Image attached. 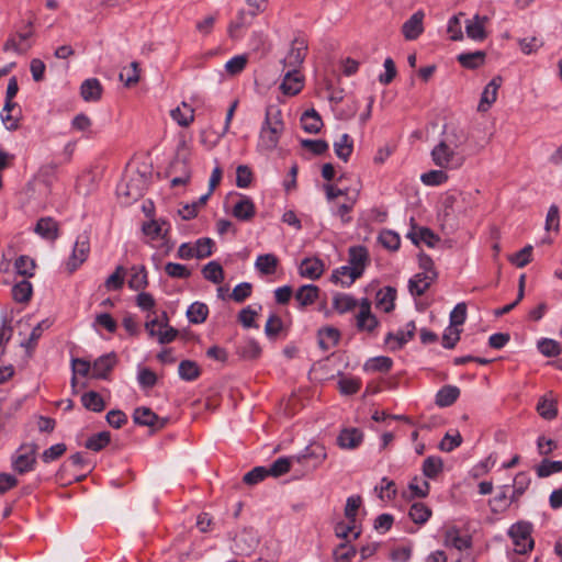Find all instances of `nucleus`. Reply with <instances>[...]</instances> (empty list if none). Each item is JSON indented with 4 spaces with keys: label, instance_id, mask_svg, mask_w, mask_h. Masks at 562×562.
<instances>
[{
    "label": "nucleus",
    "instance_id": "nucleus-7",
    "mask_svg": "<svg viewBox=\"0 0 562 562\" xmlns=\"http://www.w3.org/2000/svg\"><path fill=\"white\" fill-rule=\"evenodd\" d=\"M327 458L326 449L323 445L313 443L307 446L300 454L294 456L293 460L299 464H306L308 460L313 461L312 469H317Z\"/></svg>",
    "mask_w": 562,
    "mask_h": 562
},
{
    "label": "nucleus",
    "instance_id": "nucleus-24",
    "mask_svg": "<svg viewBox=\"0 0 562 562\" xmlns=\"http://www.w3.org/2000/svg\"><path fill=\"white\" fill-rule=\"evenodd\" d=\"M407 237L415 245L425 243L428 247H435L439 241V237L427 227H419L418 229L413 227L412 231L407 233Z\"/></svg>",
    "mask_w": 562,
    "mask_h": 562
},
{
    "label": "nucleus",
    "instance_id": "nucleus-55",
    "mask_svg": "<svg viewBox=\"0 0 562 562\" xmlns=\"http://www.w3.org/2000/svg\"><path fill=\"white\" fill-rule=\"evenodd\" d=\"M484 59L485 53L482 50L461 54L458 56L459 63L467 68H476L484 63Z\"/></svg>",
    "mask_w": 562,
    "mask_h": 562
},
{
    "label": "nucleus",
    "instance_id": "nucleus-59",
    "mask_svg": "<svg viewBox=\"0 0 562 562\" xmlns=\"http://www.w3.org/2000/svg\"><path fill=\"white\" fill-rule=\"evenodd\" d=\"M507 488V485L503 486L498 494L490 501L493 513H502L508 508L510 502L508 501Z\"/></svg>",
    "mask_w": 562,
    "mask_h": 562
},
{
    "label": "nucleus",
    "instance_id": "nucleus-17",
    "mask_svg": "<svg viewBox=\"0 0 562 562\" xmlns=\"http://www.w3.org/2000/svg\"><path fill=\"white\" fill-rule=\"evenodd\" d=\"M502 85L501 77L493 78L485 87L482 92L481 101L479 103L477 110L480 112H485L490 109V106L496 101L497 91Z\"/></svg>",
    "mask_w": 562,
    "mask_h": 562
},
{
    "label": "nucleus",
    "instance_id": "nucleus-61",
    "mask_svg": "<svg viewBox=\"0 0 562 562\" xmlns=\"http://www.w3.org/2000/svg\"><path fill=\"white\" fill-rule=\"evenodd\" d=\"M14 268L22 277H32L34 274L35 262L27 256H20L15 262Z\"/></svg>",
    "mask_w": 562,
    "mask_h": 562
},
{
    "label": "nucleus",
    "instance_id": "nucleus-50",
    "mask_svg": "<svg viewBox=\"0 0 562 562\" xmlns=\"http://www.w3.org/2000/svg\"><path fill=\"white\" fill-rule=\"evenodd\" d=\"M257 539L251 532L249 531H243L237 538H236V547L240 550V553L243 554H250L251 551L257 546Z\"/></svg>",
    "mask_w": 562,
    "mask_h": 562
},
{
    "label": "nucleus",
    "instance_id": "nucleus-22",
    "mask_svg": "<svg viewBox=\"0 0 562 562\" xmlns=\"http://www.w3.org/2000/svg\"><path fill=\"white\" fill-rule=\"evenodd\" d=\"M35 233L38 234L42 238L47 240H55L58 238V224L52 217H42L37 221L35 226Z\"/></svg>",
    "mask_w": 562,
    "mask_h": 562
},
{
    "label": "nucleus",
    "instance_id": "nucleus-14",
    "mask_svg": "<svg viewBox=\"0 0 562 562\" xmlns=\"http://www.w3.org/2000/svg\"><path fill=\"white\" fill-rule=\"evenodd\" d=\"M363 440V434L358 428H345L337 437V445L341 449L352 450L358 448Z\"/></svg>",
    "mask_w": 562,
    "mask_h": 562
},
{
    "label": "nucleus",
    "instance_id": "nucleus-47",
    "mask_svg": "<svg viewBox=\"0 0 562 562\" xmlns=\"http://www.w3.org/2000/svg\"><path fill=\"white\" fill-rule=\"evenodd\" d=\"M333 306L339 313H346L357 306V301L349 294L337 293L333 297Z\"/></svg>",
    "mask_w": 562,
    "mask_h": 562
},
{
    "label": "nucleus",
    "instance_id": "nucleus-15",
    "mask_svg": "<svg viewBox=\"0 0 562 562\" xmlns=\"http://www.w3.org/2000/svg\"><path fill=\"white\" fill-rule=\"evenodd\" d=\"M487 16H481L475 14L473 19L468 20L465 23V33L469 38L473 41H483L486 38L485 24L487 23Z\"/></svg>",
    "mask_w": 562,
    "mask_h": 562
},
{
    "label": "nucleus",
    "instance_id": "nucleus-21",
    "mask_svg": "<svg viewBox=\"0 0 562 562\" xmlns=\"http://www.w3.org/2000/svg\"><path fill=\"white\" fill-rule=\"evenodd\" d=\"M437 279V273H431L429 277L423 273L415 274L408 282V290L412 295L420 296L430 286V284Z\"/></svg>",
    "mask_w": 562,
    "mask_h": 562
},
{
    "label": "nucleus",
    "instance_id": "nucleus-13",
    "mask_svg": "<svg viewBox=\"0 0 562 562\" xmlns=\"http://www.w3.org/2000/svg\"><path fill=\"white\" fill-rule=\"evenodd\" d=\"M134 423L140 426L162 428L166 425L165 419H160L150 408L138 407L133 414Z\"/></svg>",
    "mask_w": 562,
    "mask_h": 562
},
{
    "label": "nucleus",
    "instance_id": "nucleus-32",
    "mask_svg": "<svg viewBox=\"0 0 562 562\" xmlns=\"http://www.w3.org/2000/svg\"><path fill=\"white\" fill-rule=\"evenodd\" d=\"M396 297V290L392 286H386L379 290L376 293V306L384 312L389 313L394 308V301Z\"/></svg>",
    "mask_w": 562,
    "mask_h": 562
},
{
    "label": "nucleus",
    "instance_id": "nucleus-48",
    "mask_svg": "<svg viewBox=\"0 0 562 562\" xmlns=\"http://www.w3.org/2000/svg\"><path fill=\"white\" fill-rule=\"evenodd\" d=\"M82 405L92 412H101L104 409V401L101 395L94 391L85 393L81 396Z\"/></svg>",
    "mask_w": 562,
    "mask_h": 562
},
{
    "label": "nucleus",
    "instance_id": "nucleus-63",
    "mask_svg": "<svg viewBox=\"0 0 562 562\" xmlns=\"http://www.w3.org/2000/svg\"><path fill=\"white\" fill-rule=\"evenodd\" d=\"M562 471V461L543 460L536 469L539 477H547L553 473Z\"/></svg>",
    "mask_w": 562,
    "mask_h": 562
},
{
    "label": "nucleus",
    "instance_id": "nucleus-23",
    "mask_svg": "<svg viewBox=\"0 0 562 562\" xmlns=\"http://www.w3.org/2000/svg\"><path fill=\"white\" fill-rule=\"evenodd\" d=\"M359 268L352 266H342L333 272L331 279L339 282L344 286L351 285L359 277H361Z\"/></svg>",
    "mask_w": 562,
    "mask_h": 562
},
{
    "label": "nucleus",
    "instance_id": "nucleus-53",
    "mask_svg": "<svg viewBox=\"0 0 562 562\" xmlns=\"http://www.w3.org/2000/svg\"><path fill=\"white\" fill-rule=\"evenodd\" d=\"M12 296L16 302L20 303H25L30 301L32 296V284L26 280L18 282L12 288Z\"/></svg>",
    "mask_w": 562,
    "mask_h": 562
},
{
    "label": "nucleus",
    "instance_id": "nucleus-29",
    "mask_svg": "<svg viewBox=\"0 0 562 562\" xmlns=\"http://www.w3.org/2000/svg\"><path fill=\"white\" fill-rule=\"evenodd\" d=\"M318 286L314 284H305L296 291L295 300L299 302L301 307H305L313 304L318 299Z\"/></svg>",
    "mask_w": 562,
    "mask_h": 562
},
{
    "label": "nucleus",
    "instance_id": "nucleus-51",
    "mask_svg": "<svg viewBox=\"0 0 562 562\" xmlns=\"http://www.w3.org/2000/svg\"><path fill=\"white\" fill-rule=\"evenodd\" d=\"M126 87L135 86L139 81V65L133 61L128 68H123L119 76Z\"/></svg>",
    "mask_w": 562,
    "mask_h": 562
},
{
    "label": "nucleus",
    "instance_id": "nucleus-20",
    "mask_svg": "<svg viewBox=\"0 0 562 562\" xmlns=\"http://www.w3.org/2000/svg\"><path fill=\"white\" fill-rule=\"evenodd\" d=\"M103 88L97 78L86 79L80 86V94L87 102H97L101 99Z\"/></svg>",
    "mask_w": 562,
    "mask_h": 562
},
{
    "label": "nucleus",
    "instance_id": "nucleus-37",
    "mask_svg": "<svg viewBox=\"0 0 562 562\" xmlns=\"http://www.w3.org/2000/svg\"><path fill=\"white\" fill-rule=\"evenodd\" d=\"M368 261V251L362 246L351 247L349 249V265L359 268V271L363 273Z\"/></svg>",
    "mask_w": 562,
    "mask_h": 562
},
{
    "label": "nucleus",
    "instance_id": "nucleus-35",
    "mask_svg": "<svg viewBox=\"0 0 562 562\" xmlns=\"http://www.w3.org/2000/svg\"><path fill=\"white\" fill-rule=\"evenodd\" d=\"M467 139L468 135L462 128L452 127L445 133L441 140L448 144L451 148L458 150L467 142Z\"/></svg>",
    "mask_w": 562,
    "mask_h": 562
},
{
    "label": "nucleus",
    "instance_id": "nucleus-36",
    "mask_svg": "<svg viewBox=\"0 0 562 562\" xmlns=\"http://www.w3.org/2000/svg\"><path fill=\"white\" fill-rule=\"evenodd\" d=\"M139 179L131 178L126 183H122L117 188L119 195L126 196L127 201H135L143 195V189L135 184Z\"/></svg>",
    "mask_w": 562,
    "mask_h": 562
},
{
    "label": "nucleus",
    "instance_id": "nucleus-27",
    "mask_svg": "<svg viewBox=\"0 0 562 562\" xmlns=\"http://www.w3.org/2000/svg\"><path fill=\"white\" fill-rule=\"evenodd\" d=\"M302 128L310 134H316L323 126V121L319 114L314 110L305 111L301 116Z\"/></svg>",
    "mask_w": 562,
    "mask_h": 562
},
{
    "label": "nucleus",
    "instance_id": "nucleus-46",
    "mask_svg": "<svg viewBox=\"0 0 562 562\" xmlns=\"http://www.w3.org/2000/svg\"><path fill=\"white\" fill-rule=\"evenodd\" d=\"M207 313L209 308L204 303L194 302L189 306L187 316L191 323L200 324L206 319Z\"/></svg>",
    "mask_w": 562,
    "mask_h": 562
},
{
    "label": "nucleus",
    "instance_id": "nucleus-60",
    "mask_svg": "<svg viewBox=\"0 0 562 562\" xmlns=\"http://www.w3.org/2000/svg\"><path fill=\"white\" fill-rule=\"evenodd\" d=\"M53 322L50 319H44L41 323H38L32 330L30 338L26 342L22 344L23 347H25L27 350L34 349L36 346V342L38 338L41 337L42 333L49 328L52 326Z\"/></svg>",
    "mask_w": 562,
    "mask_h": 562
},
{
    "label": "nucleus",
    "instance_id": "nucleus-64",
    "mask_svg": "<svg viewBox=\"0 0 562 562\" xmlns=\"http://www.w3.org/2000/svg\"><path fill=\"white\" fill-rule=\"evenodd\" d=\"M355 554L356 549L347 542L339 544L334 551V557L337 562H350Z\"/></svg>",
    "mask_w": 562,
    "mask_h": 562
},
{
    "label": "nucleus",
    "instance_id": "nucleus-41",
    "mask_svg": "<svg viewBox=\"0 0 562 562\" xmlns=\"http://www.w3.org/2000/svg\"><path fill=\"white\" fill-rule=\"evenodd\" d=\"M147 272L145 267H133L132 274L128 280V286L132 290L139 291L147 286Z\"/></svg>",
    "mask_w": 562,
    "mask_h": 562
},
{
    "label": "nucleus",
    "instance_id": "nucleus-42",
    "mask_svg": "<svg viewBox=\"0 0 562 562\" xmlns=\"http://www.w3.org/2000/svg\"><path fill=\"white\" fill-rule=\"evenodd\" d=\"M443 469V462L439 457H428L423 463V473L428 479H435Z\"/></svg>",
    "mask_w": 562,
    "mask_h": 562
},
{
    "label": "nucleus",
    "instance_id": "nucleus-1",
    "mask_svg": "<svg viewBox=\"0 0 562 562\" xmlns=\"http://www.w3.org/2000/svg\"><path fill=\"white\" fill-rule=\"evenodd\" d=\"M284 131L282 112L277 105H269L259 135V147L266 150L274 149Z\"/></svg>",
    "mask_w": 562,
    "mask_h": 562
},
{
    "label": "nucleus",
    "instance_id": "nucleus-19",
    "mask_svg": "<svg viewBox=\"0 0 562 562\" xmlns=\"http://www.w3.org/2000/svg\"><path fill=\"white\" fill-rule=\"evenodd\" d=\"M116 355L114 352L99 357L92 364V375L98 379H105L108 373L116 364Z\"/></svg>",
    "mask_w": 562,
    "mask_h": 562
},
{
    "label": "nucleus",
    "instance_id": "nucleus-58",
    "mask_svg": "<svg viewBox=\"0 0 562 562\" xmlns=\"http://www.w3.org/2000/svg\"><path fill=\"white\" fill-rule=\"evenodd\" d=\"M295 462L292 458H279L277 459L268 470L269 475H272L274 477L281 476L289 472L291 468V463Z\"/></svg>",
    "mask_w": 562,
    "mask_h": 562
},
{
    "label": "nucleus",
    "instance_id": "nucleus-30",
    "mask_svg": "<svg viewBox=\"0 0 562 562\" xmlns=\"http://www.w3.org/2000/svg\"><path fill=\"white\" fill-rule=\"evenodd\" d=\"M279 265V259L273 254L259 255L255 262V268L262 274H273Z\"/></svg>",
    "mask_w": 562,
    "mask_h": 562
},
{
    "label": "nucleus",
    "instance_id": "nucleus-31",
    "mask_svg": "<svg viewBox=\"0 0 562 562\" xmlns=\"http://www.w3.org/2000/svg\"><path fill=\"white\" fill-rule=\"evenodd\" d=\"M536 409L547 420H551L558 415L557 401L548 395L540 397Z\"/></svg>",
    "mask_w": 562,
    "mask_h": 562
},
{
    "label": "nucleus",
    "instance_id": "nucleus-56",
    "mask_svg": "<svg viewBox=\"0 0 562 562\" xmlns=\"http://www.w3.org/2000/svg\"><path fill=\"white\" fill-rule=\"evenodd\" d=\"M379 241L381 245L389 250H397L401 245V238L397 233L389 229H384L379 235Z\"/></svg>",
    "mask_w": 562,
    "mask_h": 562
},
{
    "label": "nucleus",
    "instance_id": "nucleus-57",
    "mask_svg": "<svg viewBox=\"0 0 562 562\" xmlns=\"http://www.w3.org/2000/svg\"><path fill=\"white\" fill-rule=\"evenodd\" d=\"M539 351L546 357H557L562 352V348L557 340L543 338L538 341Z\"/></svg>",
    "mask_w": 562,
    "mask_h": 562
},
{
    "label": "nucleus",
    "instance_id": "nucleus-28",
    "mask_svg": "<svg viewBox=\"0 0 562 562\" xmlns=\"http://www.w3.org/2000/svg\"><path fill=\"white\" fill-rule=\"evenodd\" d=\"M233 215L240 221H249L255 215V205L248 196H241L234 205Z\"/></svg>",
    "mask_w": 562,
    "mask_h": 562
},
{
    "label": "nucleus",
    "instance_id": "nucleus-43",
    "mask_svg": "<svg viewBox=\"0 0 562 562\" xmlns=\"http://www.w3.org/2000/svg\"><path fill=\"white\" fill-rule=\"evenodd\" d=\"M392 363V359L389 357H374L364 363V370L369 372H387L391 369Z\"/></svg>",
    "mask_w": 562,
    "mask_h": 562
},
{
    "label": "nucleus",
    "instance_id": "nucleus-12",
    "mask_svg": "<svg viewBox=\"0 0 562 562\" xmlns=\"http://www.w3.org/2000/svg\"><path fill=\"white\" fill-rule=\"evenodd\" d=\"M424 12H415L402 26V33L407 41L416 40L424 32Z\"/></svg>",
    "mask_w": 562,
    "mask_h": 562
},
{
    "label": "nucleus",
    "instance_id": "nucleus-26",
    "mask_svg": "<svg viewBox=\"0 0 562 562\" xmlns=\"http://www.w3.org/2000/svg\"><path fill=\"white\" fill-rule=\"evenodd\" d=\"M252 18H250L249 13L241 9L237 12L236 19L233 20L227 29V33L231 38L237 40L239 38V31L244 27H247L251 24Z\"/></svg>",
    "mask_w": 562,
    "mask_h": 562
},
{
    "label": "nucleus",
    "instance_id": "nucleus-34",
    "mask_svg": "<svg viewBox=\"0 0 562 562\" xmlns=\"http://www.w3.org/2000/svg\"><path fill=\"white\" fill-rule=\"evenodd\" d=\"M334 150L336 156L342 161H348L353 150L352 139L348 134H342L338 140L334 143Z\"/></svg>",
    "mask_w": 562,
    "mask_h": 562
},
{
    "label": "nucleus",
    "instance_id": "nucleus-16",
    "mask_svg": "<svg viewBox=\"0 0 562 562\" xmlns=\"http://www.w3.org/2000/svg\"><path fill=\"white\" fill-rule=\"evenodd\" d=\"M443 543L446 547L462 551L471 547V538L467 535H461L457 527H450L446 530Z\"/></svg>",
    "mask_w": 562,
    "mask_h": 562
},
{
    "label": "nucleus",
    "instance_id": "nucleus-2",
    "mask_svg": "<svg viewBox=\"0 0 562 562\" xmlns=\"http://www.w3.org/2000/svg\"><path fill=\"white\" fill-rule=\"evenodd\" d=\"M434 164L441 169H458L464 162V156L454 148H451L443 140H440L431 150Z\"/></svg>",
    "mask_w": 562,
    "mask_h": 562
},
{
    "label": "nucleus",
    "instance_id": "nucleus-44",
    "mask_svg": "<svg viewBox=\"0 0 562 562\" xmlns=\"http://www.w3.org/2000/svg\"><path fill=\"white\" fill-rule=\"evenodd\" d=\"M359 190H353L351 195H348V200L346 203H342L338 206L335 215L339 216L344 224H348L351 222V217L348 216L349 212L353 209L355 204L358 201Z\"/></svg>",
    "mask_w": 562,
    "mask_h": 562
},
{
    "label": "nucleus",
    "instance_id": "nucleus-39",
    "mask_svg": "<svg viewBox=\"0 0 562 562\" xmlns=\"http://www.w3.org/2000/svg\"><path fill=\"white\" fill-rule=\"evenodd\" d=\"M339 331L334 327H326L318 331V344L321 348L327 350L334 347L339 340Z\"/></svg>",
    "mask_w": 562,
    "mask_h": 562
},
{
    "label": "nucleus",
    "instance_id": "nucleus-8",
    "mask_svg": "<svg viewBox=\"0 0 562 562\" xmlns=\"http://www.w3.org/2000/svg\"><path fill=\"white\" fill-rule=\"evenodd\" d=\"M90 251L89 237L85 234L79 235L75 243L72 254L67 262V268L70 272H74L80 265H82Z\"/></svg>",
    "mask_w": 562,
    "mask_h": 562
},
{
    "label": "nucleus",
    "instance_id": "nucleus-52",
    "mask_svg": "<svg viewBox=\"0 0 562 562\" xmlns=\"http://www.w3.org/2000/svg\"><path fill=\"white\" fill-rule=\"evenodd\" d=\"M203 277L215 283L218 284L224 280V272L220 263L216 261H211L207 265L204 266L202 270Z\"/></svg>",
    "mask_w": 562,
    "mask_h": 562
},
{
    "label": "nucleus",
    "instance_id": "nucleus-9",
    "mask_svg": "<svg viewBox=\"0 0 562 562\" xmlns=\"http://www.w3.org/2000/svg\"><path fill=\"white\" fill-rule=\"evenodd\" d=\"M32 35V22H29L25 30L18 32L5 42L3 46L4 50L14 52L16 54L26 53L31 47V44L27 41Z\"/></svg>",
    "mask_w": 562,
    "mask_h": 562
},
{
    "label": "nucleus",
    "instance_id": "nucleus-3",
    "mask_svg": "<svg viewBox=\"0 0 562 562\" xmlns=\"http://www.w3.org/2000/svg\"><path fill=\"white\" fill-rule=\"evenodd\" d=\"M145 328L149 336L157 338L158 342L161 345L173 341L178 335V330L169 326L166 313H162L161 317L156 316L149 318L148 316Z\"/></svg>",
    "mask_w": 562,
    "mask_h": 562
},
{
    "label": "nucleus",
    "instance_id": "nucleus-18",
    "mask_svg": "<svg viewBox=\"0 0 562 562\" xmlns=\"http://www.w3.org/2000/svg\"><path fill=\"white\" fill-rule=\"evenodd\" d=\"M324 272V263L318 258H305L299 267L301 277L316 280L321 278Z\"/></svg>",
    "mask_w": 562,
    "mask_h": 562
},
{
    "label": "nucleus",
    "instance_id": "nucleus-38",
    "mask_svg": "<svg viewBox=\"0 0 562 562\" xmlns=\"http://www.w3.org/2000/svg\"><path fill=\"white\" fill-rule=\"evenodd\" d=\"M179 375L184 381H194L200 374L201 370L195 361L183 360L178 368Z\"/></svg>",
    "mask_w": 562,
    "mask_h": 562
},
{
    "label": "nucleus",
    "instance_id": "nucleus-6",
    "mask_svg": "<svg viewBox=\"0 0 562 562\" xmlns=\"http://www.w3.org/2000/svg\"><path fill=\"white\" fill-rule=\"evenodd\" d=\"M307 48L306 40L303 37H295L291 43L289 53L282 60L283 67L300 70V67L306 57Z\"/></svg>",
    "mask_w": 562,
    "mask_h": 562
},
{
    "label": "nucleus",
    "instance_id": "nucleus-4",
    "mask_svg": "<svg viewBox=\"0 0 562 562\" xmlns=\"http://www.w3.org/2000/svg\"><path fill=\"white\" fill-rule=\"evenodd\" d=\"M37 445L23 443L12 457V468L19 474L32 471L36 464Z\"/></svg>",
    "mask_w": 562,
    "mask_h": 562
},
{
    "label": "nucleus",
    "instance_id": "nucleus-49",
    "mask_svg": "<svg viewBox=\"0 0 562 562\" xmlns=\"http://www.w3.org/2000/svg\"><path fill=\"white\" fill-rule=\"evenodd\" d=\"M179 167H181L183 169V172L181 176L175 177L171 180L172 187L186 184L190 179V170L187 166V157H184V156L180 157V155L177 156L176 160L173 161V164L171 166V169L176 171L179 169Z\"/></svg>",
    "mask_w": 562,
    "mask_h": 562
},
{
    "label": "nucleus",
    "instance_id": "nucleus-11",
    "mask_svg": "<svg viewBox=\"0 0 562 562\" xmlns=\"http://www.w3.org/2000/svg\"><path fill=\"white\" fill-rule=\"evenodd\" d=\"M359 330L372 331L378 326L376 317L371 313V304L364 299L360 303V311L356 316Z\"/></svg>",
    "mask_w": 562,
    "mask_h": 562
},
{
    "label": "nucleus",
    "instance_id": "nucleus-62",
    "mask_svg": "<svg viewBox=\"0 0 562 562\" xmlns=\"http://www.w3.org/2000/svg\"><path fill=\"white\" fill-rule=\"evenodd\" d=\"M448 180L443 170H430L420 176V181L426 186H440Z\"/></svg>",
    "mask_w": 562,
    "mask_h": 562
},
{
    "label": "nucleus",
    "instance_id": "nucleus-40",
    "mask_svg": "<svg viewBox=\"0 0 562 562\" xmlns=\"http://www.w3.org/2000/svg\"><path fill=\"white\" fill-rule=\"evenodd\" d=\"M408 515L415 524L422 525L431 516V509L424 503L416 502L411 506Z\"/></svg>",
    "mask_w": 562,
    "mask_h": 562
},
{
    "label": "nucleus",
    "instance_id": "nucleus-10",
    "mask_svg": "<svg viewBox=\"0 0 562 562\" xmlns=\"http://www.w3.org/2000/svg\"><path fill=\"white\" fill-rule=\"evenodd\" d=\"M303 86L304 77L300 70L289 69L283 76L280 90L285 95H295L302 90Z\"/></svg>",
    "mask_w": 562,
    "mask_h": 562
},
{
    "label": "nucleus",
    "instance_id": "nucleus-54",
    "mask_svg": "<svg viewBox=\"0 0 562 562\" xmlns=\"http://www.w3.org/2000/svg\"><path fill=\"white\" fill-rule=\"evenodd\" d=\"M111 440V434L109 431H101L99 434H95L93 436H91L87 441H86V448L89 449V450H92V451H100L102 450L105 446L109 445Z\"/></svg>",
    "mask_w": 562,
    "mask_h": 562
},
{
    "label": "nucleus",
    "instance_id": "nucleus-45",
    "mask_svg": "<svg viewBox=\"0 0 562 562\" xmlns=\"http://www.w3.org/2000/svg\"><path fill=\"white\" fill-rule=\"evenodd\" d=\"M237 352L241 358L252 360L260 356L261 348L255 339H248L238 347Z\"/></svg>",
    "mask_w": 562,
    "mask_h": 562
},
{
    "label": "nucleus",
    "instance_id": "nucleus-5",
    "mask_svg": "<svg viewBox=\"0 0 562 562\" xmlns=\"http://www.w3.org/2000/svg\"><path fill=\"white\" fill-rule=\"evenodd\" d=\"M531 526L528 522H517L509 529V536L514 542V550L519 554H525L533 547L531 539Z\"/></svg>",
    "mask_w": 562,
    "mask_h": 562
},
{
    "label": "nucleus",
    "instance_id": "nucleus-33",
    "mask_svg": "<svg viewBox=\"0 0 562 562\" xmlns=\"http://www.w3.org/2000/svg\"><path fill=\"white\" fill-rule=\"evenodd\" d=\"M171 117L183 127L189 126L194 120V110L183 102L181 106L171 110Z\"/></svg>",
    "mask_w": 562,
    "mask_h": 562
},
{
    "label": "nucleus",
    "instance_id": "nucleus-25",
    "mask_svg": "<svg viewBox=\"0 0 562 562\" xmlns=\"http://www.w3.org/2000/svg\"><path fill=\"white\" fill-rule=\"evenodd\" d=\"M459 395V387L454 385H445L437 392L435 403L439 407H448L458 400Z\"/></svg>",
    "mask_w": 562,
    "mask_h": 562
}]
</instances>
